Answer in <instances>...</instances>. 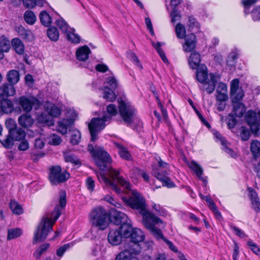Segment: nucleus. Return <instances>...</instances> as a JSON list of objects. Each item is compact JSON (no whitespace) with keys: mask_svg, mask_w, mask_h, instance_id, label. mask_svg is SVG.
I'll list each match as a JSON object with an SVG mask.
<instances>
[{"mask_svg":"<svg viewBox=\"0 0 260 260\" xmlns=\"http://www.w3.org/2000/svg\"><path fill=\"white\" fill-rule=\"evenodd\" d=\"M88 150L100 170V172L96 173L97 177L100 182L103 183L118 194H120L122 191L116 184V179L119 184L125 186L126 188H129V185L127 181L119 176V172L117 170L111 167V158L103 147L89 144Z\"/></svg>","mask_w":260,"mask_h":260,"instance_id":"1","label":"nucleus"},{"mask_svg":"<svg viewBox=\"0 0 260 260\" xmlns=\"http://www.w3.org/2000/svg\"><path fill=\"white\" fill-rule=\"evenodd\" d=\"M129 185V188L120 184L124 187L126 193L128 191H131V196L127 198L122 197L123 201L132 209L137 210L142 217V223L147 229L151 228L154 224H161V227L164 226L163 222L159 218L155 216L153 213L146 209V202L142 196L136 190H132L129 183L127 181Z\"/></svg>","mask_w":260,"mask_h":260,"instance_id":"2","label":"nucleus"},{"mask_svg":"<svg viewBox=\"0 0 260 260\" xmlns=\"http://www.w3.org/2000/svg\"><path fill=\"white\" fill-rule=\"evenodd\" d=\"M61 214V209L58 206L56 207L52 213L51 217H43L38 225L34 234L32 243L34 244L38 242L44 241L48 233L52 230V226L59 218Z\"/></svg>","mask_w":260,"mask_h":260,"instance_id":"3","label":"nucleus"},{"mask_svg":"<svg viewBox=\"0 0 260 260\" xmlns=\"http://www.w3.org/2000/svg\"><path fill=\"white\" fill-rule=\"evenodd\" d=\"M131 242L132 245H127V248L120 252L116 257L115 260H138L136 255L139 253V245L137 243L144 240L145 236L143 232L139 229H134L131 236Z\"/></svg>","mask_w":260,"mask_h":260,"instance_id":"4","label":"nucleus"},{"mask_svg":"<svg viewBox=\"0 0 260 260\" xmlns=\"http://www.w3.org/2000/svg\"><path fill=\"white\" fill-rule=\"evenodd\" d=\"M197 69V80L202 83L200 88L202 91H206L209 93H212L215 90V86L220 79L219 76L212 73L208 75L207 68L204 64H201Z\"/></svg>","mask_w":260,"mask_h":260,"instance_id":"5","label":"nucleus"},{"mask_svg":"<svg viewBox=\"0 0 260 260\" xmlns=\"http://www.w3.org/2000/svg\"><path fill=\"white\" fill-rule=\"evenodd\" d=\"M118 102L119 114L124 123L133 128L135 125L141 127L142 123L134 106L127 101L118 100Z\"/></svg>","mask_w":260,"mask_h":260,"instance_id":"6","label":"nucleus"},{"mask_svg":"<svg viewBox=\"0 0 260 260\" xmlns=\"http://www.w3.org/2000/svg\"><path fill=\"white\" fill-rule=\"evenodd\" d=\"M89 221L92 225L102 231L108 227L109 223L105 210L101 207L95 208L91 211Z\"/></svg>","mask_w":260,"mask_h":260,"instance_id":"7","label":"nucleus"},{"mask_svg":"<svg viewBox=\"0 0 260 260\" xmlns=\"http://www.w3.org/2000/svg\"><path fill=\"white\" fill-rule=\"evenodd\" d=\"M110 116L105 115L102 118H93L88 124V129L91 136V141H95L98 138V134L105 127V122L111 119Z\"/></svg>","mask_w":260,"mask_h":260,"instance_id":"8","label":"nucleus"},{"mask_svg":"<svg viewBox=\"0 0 260 260\" xmlns=\"http://www.w3.org/2000/svg\"><path fill=\"white\" fill-rule=\"evenodd\" d=\"M49 172V179L53 185L64 182L70 178V174L65 171L62 172L59 166L52 167Z\"/></svg>","mask_w":260,"mask_h":260,"instance_id":"9","label":"nucleus"},{"mask_svg":"<svg viewBox=\"0 0 260 260\" xmlns=\"http://www.w3.org/2000/svg\"><path fill=\"white\" fill-rule=\"evenodd\" d=\"M246 121L250 126L252 133L255 135H260V112L259 115L253 110H249L246 115Z\"/></svg>","mask_w":260,"mask_h":260,"instance_id":"10","label":"nucleus"},{"mask_svg":"<svg viewBox=\"0 0 260 260\" xmlns=\"http://www.w3.org/2000/svg\"><path fill=\"white\" fill-rule=\"evenodd\" d=\"M16 101L21 106L23 110L27 113L31 111L33 106L37 109L40 105L38 99L34 96H22L16 99Z\"/></svg>","mask_w":260,"mask_h":260,"instance_id":"11","label":"nucleus"},{"mask_svg":"<svg viewBox=\"0 0 260 260\" xmlns=\"http://www.w3.org/2000/svg\"><path fill=\"white\" fill-rule=\"evenodd\" d=\"M157 224H154L151 226V228H149L148 230H149L151 233L158 239H161L164 240V241L167 244V245L169 246V248L173 251L175 252H178L179 255L178 256L180 255L179 253L180 252L178 251L177 248L173 244V243L166 239L165 237H164L163 234L160 231V230L157 228L156 227V225ZM160 228H161V224H157ZM165 226L162 228H164Z\"/></svg>","mask_w":260,"mask_h":260,"instance_id":"12","label":"nucleus"},{"mask_svg":"<svg viewBox=\"0 0 260 260\" xmlns=\"http://www.w3.org/2000/svg\"><path fill=\"white\" fill-rule=\"evenodd\" d=\"M153 175L162 183L163 186H166L169 188H171L175 186L173 182L167 176L168 173L166 170L161 171L159 169L153 167Z\"/></svg>","mask_w":260,"mask_h":260,"instance_id":"13","label":"nucleus"},{"mask_svg":"<svg viewBox=\"0 0 260 260\" xmlns=\"http://www.w3.org/2000/svg\"><path fill=\"white\" fill-rule=\"evenodd\" d=\"M185 39V42L182 45L183 50L184 52H190L196 51L197 39L196 36L193 34H188Z\"/></svg>","mask_w":260,"mask_h":260,"instance_id":"14","label":"nucleus"},{"mask_svg":"<svg viewBox=\"0 0 260 260\" xmlns=\"http://www.w3.org/2000/svg\"><path fill=\"white\" fill-rule=\"evenodd\" d=\"M216 100L217 101L225 102L228 99L227 86L222 82L217 84L216 88Z\"/></svg>","mask_w":260,"mask_h":260,"instance_id":"15","label":"nucleus"},{"mask_svg":"<svg viewBox=\"0 0 260 260\" xmlns=\"http://www.w3.org/2000/svg\"><path fill=\"white\" fill-rule=\"evenodd\" d=\"M122 239V234L118 230H111L108 235V240L113 245H119L121 242Z\"/></svg>","mask_w":260,"mask_h":260,"instance_id":"16","label":"nucleus"},{"mask_svg":"<svg viewBox=\"0 0 260 260\" xmlns=\"http://www.w3.org/2000/svg\"><path fill=\"white\" fill-rule=\"evenodd\" d=\"M15 93V89L12 85L5 83L0 86V99L13 96Z\"/></svg>","mask_w":260,"mask_h":260,"instance_id":"17","label":"nucleus"},{"mask_svg":"<svg viewBox=\"0 0 260 260\" xmlns=\"http://www.w3.org/2000/svg\"><path fill=\"white\" fill-rule=\"evenodd\" d=\"M201 55L197 51L192 52L188 58V64L191 69L194 70L199 67L202 64Z\"/></svg>","mask_w":260,"mask_h":260,"instance_id":"18","label":"nucleus"},{"mask_svg":"<svg viewBox=\"0 0 260 260\" xmlns=\"http://www.w3.org/2000/svg\"><path fill=\"white\" fill-rule=\"evenodd\" d=\"M74 123V120L73 118L63 119L58 122L57 131L62 134H66L68 127L73 125Z\"/></svg>","mask_w":260,"mask_h":260,"instance_id":"19","label":"nucleus"},{"mask_svg":"<svg viewBox=\"0 0 260 260\" xmlns=\"http://www.w3.org/2000/svg\"><path fill=\"white\" fill-rule=\"evenodd\" d=\"M128 219H129L125 213L118 210L114 212L111 217L112 221L116 225L122 224L123 222L128 221Z\"/></svg>","mask_w":260,"mask_h":260,"instance_id":"20","label":"nucleus"},{"mask_svg":"<svg viewBox=\"0 0 260 260\" xmlns=\"http://www.w3.org/2000/svg\"><path fill=\"white\" fill-rule=\"evenodd\" d=\"M91 51L89 47L86 45L79 48L76 51L77 58L80 61H84L88 58Z\"/></svg>","mask_w":260,"mask_h":260,"instance_id":"21","label":"nucleus"},{"mask_svg":"<svg viewBox=\"0 0 260 260\" xmlns=\"http://www.w3.org/2000/svg\"><path fill=\"white\" fill-rule=\"evenodd\" d=\"M134 229L133 228L130 219L128 221L124 222L121 224L119 230H118L121 233L122 236L125 238H128L131 236Z\"/></svg>","mask_w":260,"mask_h":260,"instance_id":"22","label":"nucleus"},{"mask_svg":"<svg viewBox=\"0 0 260 260\" xmlns=\"http://www.w3.org/2000/svg\"><path fill=\"white\" fill-rule=\"evenodd\" d=\"M11 45L16 53L19 55L23 54L25 46L21 40L17 38H14L11 41Z\"/></svg>","mask_w":260,"mask_h":260,"instance_id":"23","label":"nucleus"},{"mask_svg":"<svg viewBox=\"0 0 260 260\" xmlns=\"http://www.w3.org/2000/svg\"><path fill=\"white\" fill-rule=\"evenodd\" d=\"M188 167L190 169H191L196 174L197 176L200 179H202V181L205 183H207V180L205 179H204L202 177L203 170L201 166L198 164L195 161H191L188 164Z\"/></svg>","mask_w":260,"mask_h":260,"instance_id":"24","label":"nucleus"},{"mask_svg":"<svg viewBox=\"0 0 260 260\" xmlns=\"http://www.w3.org/2000/svg\"><path fill=\"white\" fill-rule=\"evenodd\" d=\"M249 196L251 201L253 209L256 212H260V202L257 193L253 189H250Z\"/></svg>","mask_w":260,"mask_h":260,"instance_id":"25","label":"nucleus"},{"mask_svg":"<svg viewBox=\"0 0 260 260\" xmlns=\"http://www.w3.org/2000/svg\"><path fill=\"white\" fill-rule=\"evenodd\" d=\"M46 111L50 115L51 117H57L61 114V111L59 108L54 105L47 103L45 106Z\"/></svg>","mask_w":260,"mask_h":260,"instance_id":"26","label":"nucleus"},{"mask_svg":"<svg viewBox=\"0 0 260 260\" xmlns=\"http://www.w3.org/2000/svg\"><path fill=\"white\" fill-rule=\"evenodd\" d=\"M19 124L24 127H28L31 126L34 121L31 116L28 114H24L18 118Z\"/></svg>","mask_w":260,"mask_h":260,"instance_id":"27","label":"nucleus"},{"mask_svg":"<svg viewBox=\"0 0 260 260\" xmlns=\"http://www.w3.org/2000/svg\"><path fill=\"white\" fill-rule=\"evenodd\" d=\"M10 49L9 41L4 37L0 38V59L4 57V52H8Z\"/></svg>","mask_w":260,"mask_h":260,"instance_id":"28","label":"nucleus"},{"mask_svg":"<svg viewBox=\"0 0 260 260\" xmlns=\"http://www.w3.org/2000/svg\"><path fill=\"white\" fill-rule=\"evenodd\" d=\"M233 112L237 117H242L246 111L244 105L240 102H236L233 104Z\"/></svg>","mask_w":260,"mask_h":260,"instance_id":"29","label":"nucleus"},{"mask_svg":"<svg viewBox=\"0 0 260 260\" xmlns=\"http://www.w3.org/2000/svg\"><path fill=\"white\" fill-rule=\"evenodd\" d=\"M115 146L118 149V153L120 156L126 160H131L132 156L126 148L118 143H114Z\"/></svg>","mask_w":260,"mask_h":260,"instance_id":"30","label":"nucleus"},{"mask_svg":"<svg viewBox=\"0 0 260 260\" xmlns=\"http://www.w3.org/2000/svg\"><path fill=\"white\" fill-rule=\"evenodd\" d=\"M7 80L10 84H16L19 80L20 76L19 72L15 70L10 71L7 74Z\"/></svg>","mask_w":260,"mask_h":260,"instance_id":"31","label":"nucleus"},{"mask_svg":"<svg viewBox=\"0 0 260 260\" xmlns=\"http://www.w3.org/2000/svg\"><path fill=\"white\" fill-rule=\"evenodd\" d=\"M46 3L45 0H23V4L26 8H33L37 5L43 6Z\"/></svg>","mask_w":260,"mask_h":260,"instance_id":"32","label":"nucleus"},{"mask_svg":"<svg viewBox=\"0 0 260 260\" xmlns=\"http://www.w3.org/2000/svg\"><path fill=\"white\" fill-rule=\"evenodd\" d=\"M103 98L109 102H113L115 100L116 96L113 90L109 88L108 87L105 86L103 89Z\"/></svg>","mask_w":260,"mask_h":260,"instance_id":"33","label":"nucleus"},{"mask_svg":"<svg viewBox=\"0 0 260 260\" xmlns=\"http://www.w3.org/2000/svg\"><path fill=\"white\" fill-rule=\"evenodd\" d=\"M10 136L16 141L23 140L25 137V132L21 128H17L10 132Z\"/></svg>","mask_w":260,"mask_h":260,"instance_id":"34","label":"nucleus"},{"mask_svg":"<svg viewBox=\"0 0 260 260\" xmlns=\"http://www.w3.org/2000/svg\"><path fill=\"white\" fill-rule=\"evenodd\" d=\"M75 29L74 28H71L67 34V38L68 40L73 43L78 44L80 43L81 39L80 36L75 33Z\"/></svg>","mask_w":260,"mask_h":260,"instance_id":"35","label":"nucleus"},{"mask_svg":"<svg viewBox=\"0 0 260 260\" xmlns=\"http://www.w3.org/2000/svg\"><path fill=\"white\" fill-rule=\"evenodd\" d=\"M37 120L38 122L42 124H46L48 125L53 124L52 118L51 117L48 113L45 112L42 113L38 115L37 117Z\"/></svg>","mask_w":260,"mask_h":260,"instance_id":"36","label":"nucleus"},{"mask_svg":"<svg viewBox=\"0 0 260 260\" xmlns=\"http://www.w3.org/2000/svg\"><path fill=\"white\" fill-rule=\"evenodd\" d=\"M55 24L60 30L64 34H67L71 27L69 26L67 22L62 18H59L55 21Z\"/></svg>","mask_w":260,"mask_h":260,"instance_id":"37","label":"nucleus"},{"mask_svg":"<svg viewBox=\"0 0 260 260\" xmlns=\"http://www.w3.org/2000/svg\"><path fill=\"white\" fill-rule=\"evenodd\" d=\"M41 23L45 26H49L52 23V19L49 14L45 11H42L40 14Z\"/></svg>","mask_w":260,"mask_h":260,"instance_id":"38","label":"nucleus"},{"mask_svg":"<svg viewBox=\"0 0 260 260\" xmlns=\"http://www.w3.org/2000/svg\"><path fill=\"white\" fill-rule=\"evenodd\" d=\"M1 107L3 109V112L6 113L12 112L13 109V105L11 101L8 99H3L0 102Z\"/></svg>","mask_w":260,"mask_h":260,"instance_id":"39","label":"nucleus"},{"mask_svg":"<svg viewBox=\"0 0 260 260\" xmlns=\"http://www.w3.org/2000/svg\"><path fill=\"white\" fill-rule=\"evenodd\" d=\"M238 135L242 141H247L249 139L250 133L248 128L245 126H241L238 130Z\"/></svg>","mask_w":260,"mask_h":260,"instance_id":"40","label":"nucleus"},{"mask_svg":"<svg viewBox=\"0 0 260 260\" xmlns=\"http://www.w3.org/2000/svg\"><path fill=\"white\" fill-rule=\"evenodd\" d=\"M63 156L67 162H70L75 165L78 166H80L81 164L80 159L73 154L65 152L63 153Z\"/></svg>","mask_w":260,"mask_h":260,"instance_id":"41","label":"nucleus"},{"mask_svg":"<svg viewBox=\"0 0 260 260\" xmlns=\"http://www.w3.org/2000/svg\"><path fill=\"white\" fill-rule=\"evenodd\" d=\"M24 19L27 23L30 25L34 24L36 21V16L30 10H27L24 13Z\"/></svg>","mask_w":260,"mask_h":260,"instance_id":"42","label":"nucleus"},{"mask_svg":"<svg viewBox=\"0 0 260 260\" xmlns=\"http://www.w3.org/2000/svg\"><path fill=\"white\" fill-rule=\"evenodd\" d=\"M47 36L52 41H57L59 38V32L55 27H51L47 29Z\"/></svg>","mask_w":260,"mask_h":260,"instance_id":"43","label":"nucleus"},{"mask_svg":"<svg viewBox=\"0 0 260 260\" xmlns=\"http://www.w3.org/2000/svg\"><path fill=\"white\" fill-rule=\"evenodd\" d=\"M175 32L177 38L184 39L186 36V29L183 25L178 23L175 27Z\"/></svg>","mask_w":260,"mask_h":260,"instance_id":"44","label":"nucleus"},{"mask_svg":"<svg viewBox=\"0 0 260 260\" xmlns=\"http://www.w3.org/2000/svg\"><path fill=\"white\" fill-rule=\"evenodd\" d=\"M152 45L153 47L156 50L157 53L159 55L160 57L165 63H167L168 60L166 56L165 53L163 50L161 48V43L160 42H157L156 43L152 42Z\"/></svg>","mask_w":260,"mask_h":260,"instance_id":"45","label":"nucleus"},{"mask_svg":"<svg viewBox=\"0 0 260 260\" xmlns=\"http://www.w3.org/2000/svg\"><path fill=\"white\" fill-rule=\"evenodd\" d=\"M22 235V231L20 229H10L8 231V240H12L20 237Z\"/></svg>","mask_w":260,"mask_h":260,"instance_id":"46","label":"nucleus"},{"mask_svg":"<svg viewBox=\"0 0 260 260\" xmlns=\"http://www.w3.org/2000/svg\"><path fill=\"white\" fill-rule=\"evenodd\" d=\"M10 206L12 211L16 214H21L23 213L21 206L15 201H11Z\"/></svg>","mask_w":260,"mask_h":260,"instance_id":"47","label":"nucleus"},{"mask_svg":"<svg viewBox=\"0 0 260 260\" xmlns=\"http://www.w3.org/2000/svg\"><path fill=\"white\" fill-rule=\"evenodd\" d=\"M244 96V93L241 90H239L238 91L231 92V98L233 104L236 102H239Z\"/></svg>","mask_w":260,"mask_h":260,"instance_id":"48","label":"nucleus"},{"mask_svg":"<svg viewBox=\"0 0 260 260\" xmlns=\"http://www.w3.org/2000/svg\"><path fill=\"white\" fill-rule=\"evenodd\" d=\"M250 149L254 156L260 153V142L257 140H253L251 143Z\"/></svg>","mask_w":260,"mask_h":260,"instance_id":"49","label":"nucleus"},{"mask_svg":"<svg viewBox=\"0 0 260 260\" xmlns=\"http://www.w3.org/2000/svg\"><path fill=\"white\" fill-rule=\"evenodd\" d=\"M81 133L78 130L75 129L72 131L71 138V143L73 145H77L78 144L81 139Z\"/></svg>","mask_w":260,"mask_h":260,"instance_id":"50","label":"nucleus"},{"mask_svg":"<svg viewBox=\"0 0 260 260\" xmlns=\"http://www.w3.org/2000/svg\"><path fill=\"white\" fill-rule=\"evenodd\" d=\"M14 139L12 136H10V134L7 136V138L3 141L0 140L3 145L7 148H11L14 144Z\"/></svg>","mask_w":260,"mask_h":260,"instance_id":"51","label":"nucleus"},{"mask_svg":"<svg viewBox=\"0 0 260 260\" xmlns=\"http://www.w3.org/2000/svg\"><path fill=\"white\" fill-rule=\"evenodd\" d=\"M49 247V245L45 243L41 245L35 252L34 255L36 258H39Z\"/></svg>","mask_w":260,"mask_h":260,"instance_id":"52","label":"nucleus"},{"mask_svg":"<svg viewBox=\"0 0 260 260\" xmlns=\"http://www.w3.org/2000/svg\"><path fill=\"white\" fill-rule=\"evenodd\" d=\"M237 121L236 118L232 113H230L228 115L227 124L230 129L235 127L237 124Z\"/></svg>","mask_w":260,"mask_h":260,"instance_id":"53","label":"nucleus"},{"mask_svg":"<svg viewBox=\"0 0 260 260\" xmlns=\"http://www.w3.org/2000/svg\"><path fill=\"white\" fill-rule=\"evenodd\" d=\"M128 57L138 68L141 69L143 68L142 65L135 53L131 51L128 53Z\"/></svg>","mask_w":260,"mask_h":260,"instance_id":"54","label":"nucleus"},{"mask_svg":"<svg viewBox=\"0 0 260 260\" xmlns=\"http://www.w3.org/2000/svg\"><path fill=\"white\" fill-rule=\"evenodd\" d=\"M73 246V243H68L61 246L56 251V254L59 257H61L67 250Z\"/></svg>","mask_w":260,"mask_h":260,"instance_id":"55","label":"nucleus"},{"mask_svg":"<svg viewBox=\"0 0 260 260\" xmlns=\"http://www.w3.org/2000/svg\"><path fill=\"white\" fill-rule=\"evenodd\" d=\"M49 143L53 145H58L61 142V139L59 136L55 134H52L49 136Z\"/></svg>","mask_w":260,"mask_h":260,"instance_id":"56","label":"nucleus"},{"mask_svg":"<svg viewBox=\"0 0 260 260\" xmlns=\"http://www.w3.org/2000/svg\"><path fill=\"white\" fill-rule=\"evenodd\" d=\"M106 82L109 85L111 89H115L118 86L116 79L114 77H109L106 78Z\"/></svg>","mask_w":260,"mask_h":260,"instance_id":"57","label":"nucleus"},{"mask_svg":"<svg viewBox=\"0 0 260 260\" xmlns=\"http://www.w3.org/2000/svg\"><path fill=\"white\" fill-rule=\"evenodd\" d=\"M6 126L7 128L9 129V133L10 134V132L12 131H14L16 128V123L15 121L12 119H9L6 120Z\"/></svg>","mask_w":260,"mask_h":260,"instance_id":"58","label":"nucleus"},{"mask_svg":"<svg viewBox=\"0 0 260 260\" xmlns=\"http://www.w3.org/2000/svg\"><path fill=\"white\" fill-rule=\"evenodd\" d=\"M239 80L238 79H235L231 81L230 93L235 91H238L239 90Z\"/></svg>","mask_w":260,"mask_h":260,"instance_id":"59","label":"nucleus"},{"mask_svg":"<svg viewBox=\"0 0 260 260\" xmlns=\"http://www.w3.org/2000/svg\"><path fill=\"white\" fill-rule=\"evenodd\" d=\"M256 2V0H242V2L245 8L244 11L245 13L249 12V8L254 4Z\"/></svg>","mask_w":260,"mask_h":260,"instance_id":"60","label":"nucleus"},{"mask_svg":"<svg viewBox=\"0 0 260 260\" xmlns=\"http://www.w3.org/2000/svg\"><path fill=\"white\" fill-rule=\"evenodd\" d=\"M171 21L172 23H175L176 21L179 20L181 18V15L178 12L176 9L173 8V10L171 13Z\"/></svg>","mask_w":260,"mask_h":260,"instance_id":"61","label":"nucleus"},{"mask_svg":"<svg viewBox=\"0 0 260 260\" xmlns=\"http://www.w3.org/2000/svg\"><path fill=\"white\" fill-rule=\"evenodd\" d=\"M107 111L108 114L115 116L117 113V109L115 105L114 104H110L107 107Z\"/></svg>","mask_w":260,"mask_h":260,"instance_id":"62","label":"nucleus"},{"mask_svg":"<svg viewBox=\"0 0 260 260\" xmlns=\"http://www.w3.org/2000/svg\"><path fill=\"white\" fill-rule=\"evenodd\" d=\"M252 16L254 21L260 20V6L256 7L252 12Z\"/></svg>","mask_w":260,"mask_h":260,"instance_id":"63","label":"nucleus"},{"mask_svg":"<svg viewBox=\"0 0 260 260\" xmlns=\"http://www.w3.org/2000/svg\"><path fill=\"white\" fill-rule=\"evenodd\" d=\"M248 245L250 247L251 250L256 254L260 255V249L255 243L251 241L248 242Z\"/></svg>","mask_w":260,"mask_h":260,"instance_id":"64","label":"nucleus"}]
</instances>
